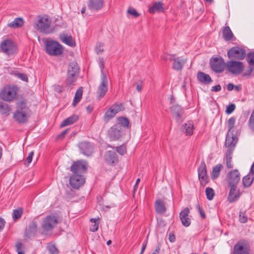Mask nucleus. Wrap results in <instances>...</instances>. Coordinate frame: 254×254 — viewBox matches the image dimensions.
<instances>
[{"label": "nucleus", "mask_w": 254, "mask_h": 254, "mask_svg": "<svg viewBox=\"0 0 254 254\" xmlns=\"http://www.w3.org/2000/svg\"><path fill=\"white\" fill-rule=\"evenodd\" d=\"M52 20L47 15H39L34 24L35 29L45 34H49L54 32V28L51 26Z\"/></svg>", "instance_id": "f257e3e1"}, {"label": "nucleus", "mask_w": 254, "mask_h": 254, "mask_svg": "<svg viewBox=\"0 0 254 254\" xmlns=\"http://www.w3.org/2000/svg\"><path fill=\"white\" fill-rule=\"evenodd\" d=\"M19 88L12 84L5 85L0 91V98L6 102H10L17 98Z\"/></svg>", "instance_id": "f03ea898"}, {"label": "nucleus", "mask_w": 254, "mask_h": 254, "mask_svg": "<svg viewBox=\"0 0 254 254\" xmlns=\"http://www.w3.org/2000/svg\"><path fill=\"white\" fill-rule=\"evenodd\" d=\"M46 50L49 55L59 56L63 52V47L59 42L50 40L46 43Z\"/></svg>", "instance_id": "7ed1b4c3"}, {"label": "nucleus", "mask_w": 254, "mask_h": 254, "mask_svg": "<svg viewBox=\"0 0 254 254\" xmlns=\"http://www.w3.org/2000/svg\"><path fill=\"white\" fill-rule=\"evenodd\" d=\"M250 245L246 240L238 241L233 248L234 254H249Z\"/></svg>", "instance_id": "20e7f679"}, {"label": "nucleus", "mask_w": 254, "mask_h": 254, "mask_svg": "<svg viewBox=\"0 0 254 254\" xmlns=\"http://www.w3.org/2000/svg\"><path fill=\"white\" fill-rule=\"evenodd\" d=\"M58 223L57 218L54 215H49L46 217L42 224V228L44 232L52 231Z\"/></svg>", "instance_id": "39448f33"}, {"label": "nucleus", "mask_w": 254, "mask_h": 254, "mask_svg": "<svg viewBox=\"0 0 254 254\" xmlns=\"http://www.w3.org/2000/svg\"><path fill=\"white\" fill-rule=\"evenodd\" d=\"M226 68L227 70L233 74H239L243 71L244 65L242 62L230 61L227 63Z\"/></svg>", "instance_id": "423d86ee"}, {"label": "nucleus", "mask_w": 254, "mask_h": 254, "mask_svg": "<svg viewBox=\"0 0 254 254\" xmlns=\"http://www.w3.org/2000/svg\"><path fill=\"white\" fill-rule=\"evenodd\" d=\"M124 134L125 130L120 125H114L108 130V136L112 140H118Z\"/></svg>", "instance_id": "0eeeda50"}, {"label": "nucleus", "mask_w": 254, "mask_h": 254, "mask_svg": "<svg viewBox=\"0 0 254 254\" xmlns=\"http://www.w3.org/2000/svg\"><path fill=\"white\" fill-rule=\"evenodd\" d=\"M228 184L229 187H237L240 180V174L237 169L229 172L227 175Z\"/></svg>", "instance_id": "6e6552de"}, {"label": "nucleus", "mask_w": 254, "mask_h": 254, "mask_svg": "<svg viewBox=\"0 0 254 254\" xmlns=\"http://www.w3.org/2000/svg\"><path fill=\"white\" fill-rule=\"evenodd\" d=\"M210 64L211 68L215 72L220 73L224 69L225 64L224 60L221 57L211 59Z\"/></svg>", "instance_id": "1a4fd4ad"}, {"label": "nucleus", "mask_w": 254, "mask_h": 254, "mask_svg": "<svg viewBox=\"0 0 254 254\" xmlns=\"http://www.w3.org/2000/svg\"><path fill=\"white\" fill-rule=\"evenodd\" d=\"M229 58H234L237 60H243L246 56V52L243 49L238 47L232 48L227 53Z\"/></svg>", "instance_id": "9d476101"}, {"label": "nucleus", "mask_w": 254, "mask_h": 254, "mask_svg": "<svg viewBox=\"0 0 254 254\" xmlns=\"http://www.w3.org/2000/svg\"><path fill=\"white\" fill-rule=\"evenodd\" d=\"M108 81L106 75L101 76V83L97 91V97L99 99L103 98L108 91Z\"/></svg>", "instance_id": "9b49d317"}, {"label": "nucleus", "mask_w": 254, "mask_h": 254, "mask_svg": "<svg viewBox=\"0 0 254 254\" xmlns=\"http://www.w3.org/2000/svg\"><path fill=\"white\" fill-rule=\"evenodd\" d=\"M198 178L201 186H205L208 182L206 167L204 162H202L198 168Z\"/></svg>", "instance_id": "f8f14e48"}, {"label": "nucleus", "mask_w": 254, "mask_h": 254, "mask_svg": "<svg viewBox=\"0 0 254 254\" xmlns=\"http://www.w3.org/2000/svg\"><path fill=\"white\" fill-rule=\"evenodd\" d=\"M85 183V178L79 174H73L69 179V184L73 189H78Z\"/></svg>", "instance_id": "ddd939ff"}, {"label": "nucleus", "mask_w": 254, "mask_h": 254, "mask_svg": "<svg viewBox=\"0 0 254 254\" xmlns=\"http://www.w3.org/2000/svg\"><path fill=\"white\" fill-rule=\"evenodd\" d=\"M171 110L176 122L179 124H181L183 120L184 112L183 108L178 105H175L171 107Z\"/></svg>", "instance_id": "4468645a"}, {"label": "nucleus", "mask_w": 254, "mask_h": 254, "mask_svg": "<svg viewBox=\"0 0 254 254\" xmlns=\"http://www.w3.org/2000/svg\"><path fill=\"white\" fill-rule=\"evenodd\" d=\"M29 116V111L16 110L13 113V118L19 123H25L27 122Z\"/></svg>", "instance_id": "2eb2a0df"}, {"label": "nucleus", "mask_w": 254, "mask_h": 254, "mask_svg": "<svg viewBox=\"0 0 254 254\" xmlns=\"http://www.w3.org/2000/svg\"><path fill=\"white\" fill-rule=\"evenodd\" d=\"M87 169L85 162L82 161H77L74 162L70 167V170L74 174L80 175L86 172Z\"/></svg>", "instance_id": "dca6fc26"}, {"label": "nucleus", "mask_w": 254, "mask_h": 254, "mask_svg": "<svg viewBox=\"0 0 254 254\" xmlns=\"http://www.w3.org/2000/svg\"><path fill=\"white\" fill-rule=\"evenodd\" d=\"M14 44L13 42L9 39H6L2 41L0 48L2 52L6 54H10L13 51Z\"/></svg>", "instance_id": "f3484780"}, {"label": "nucleus", "mask_w": 254, "mask_h": 254, "mask_svg": "<svg viewBox=\"0 0 254 254\" xmlns=\"http://www.w3.org/2000/svg\"><path fill=\"white\" fill-rule=\"evenodd\" d=\"M190 213L189 209L188 207L185 208L181 211L180 213V218L182 225L185 227H188L191 223V220L189 218V214Z\"/></svg>", "instance_id": "a211bd4d"}, {"label": "nucleus", "mask_w": 254, "mask_h": 254, "mask_svg": "<svg viewBox=\"0 0 254 254\" xmlns=\"http://www.w3.org/2000/svg\"><path fill=\"white\" fill-rule=\"evenodd\" d=\"M79 147L81 152L85 155L90 156L93 152L92 145L87 142L80 143Z\"/></svg>", "instance_id": "6ab92c4d"}, {"label": "nucleus", "mask_w": 254, "mask_h": 254, "mask_svg": "<svg viewBox=\"0 0 254 254\" xmlns=\"http://www.w3.org/2000/svg\"><path fill=\"white\" fill-rule=\"evenodd\" d=\"M103 2V0H89L88 7L91 11H97L102 8Z\"/></svg>", "instance_id": "aec40b11"}, {"label": "nucleus", "mask_w": 254, "mask_h": 254, "mask_svg": "<svg viewBox=\"0 0 254 254\" xmlns=\"http://www.w3.org/2000/svg\"><path fill=\"white\" fill-rule=\"evenodd\" d=\"M237 142V137L233 134V133H227L225 143L227 148H235Z\"/></svg>", "instance_id": "412c9836"}, {"label": "nucleus", "mask_w": 254, "mask_h": 254, "mask_svg": "<svg viewBox=\"0 0 254 254\" xmlns=\"http://www.w3.org/2000/svg\"><path fill=\"white\" fill-rule=\"evenodd\" d=\"M59 38L62 42L68 46L70 47H74L75 46V41L70 35L64 33H61L59 35Z\"/></svg>", "instance_id": "4be33fe9"}, {"label": "nucleus", "mask_w": 254, "mask_h": 254, "mask_svg": "<svg viewBox=\"0 0 254 254\" xmlns=\"http://www.w3.org/2000/svg\"><path fill=\"white\" fill-rule=\"evenodd\" d=\"M239 190H237V187H230V190L228 196V200L232 203L237 200L240 197Z\"/></svg>", "instance_id": "5701e85b"}, {"label": "nucleus", "mask_w": 254, "mask_h": 254, "mask_svg": "<svg viewBox=\"0 0 254 254\" xmlns=\"http://www.w3.org/2000/svg\"><path fill=\"white\" fill-rule=\"evenodd\" d=\"M105 160L109 164H116L118 162V158L116 153L112 151H108L105 154Z\"/></svg>", "instance_id": "b1692460"}, {"label": "nucleus", "mask_w": 254, "mask_h": 254, "mask_svg": "<svg viewBox=\"0 0 254 254\" xmlns=\"http://www.w3.org/2000/svg\"><path fill=\"white\" fill-rule=\"evenodd\" d=\"M197 78L199 82L205 84H208L212 81L209 75L201 71H198L197 72Z\"/></svg>", "instance_id": "393cba45"}, {"label": "nucleus", "mask_w": 254, "mask_h": 254, "mask_svg": "<svg viewBox=\"0 0 254 254\" xmlns=\"http://www.w3.org/2000/svg\"><path fill=\"white\" fill-rule=\"evenodd\" d=\"M37 225L35 222H32L28 226V228L26 229L25 233L26 237L30 238L34 236L37 231Z\"/></svg>", "instance_id": "a878e982"}, {"label": "nucleus", "mask_w": 254, "mask_h": 254, "mask_svg": "<svg viewBox=\"0 0 254 254\" xmlns=\"http://www.w3.org/2000/svg\"><path fill=\"white\" fill-rule=\"evenodd\" d=\"M16 110L29 111V107L27 105V101L25 99H20L16 103Z\"/></svg>", "instance_id": "bb28decb"}, {"label": "nucleus", "mask_w": 254, "mask_h": 254, "mask_svg": "<svg viewBox=\"0 0 254 254\" xmlns=\"http://www.w3.org/2000/svg\"><path fill=\"white\" fill-rule=\"evenodd\" d=\"M186 62V60L177 58L174 59L173 68L177 70H181Z\"/></svg>", "instance_id": "cd10ccee"}, {"label": "nucleus", "mask_w": 254, "mask_h": 254, "mask_svg": "<svg viewBox=\"0 0 254 254\" xmlns=\"http://www.w3.org/2000/svg\"><path fill=\"white\" fill-rule=\"evenodd\" d=\"M163 3L161 1H159L154 3L153 5L149 8V12L151 13H154L156 12L163 11Z\"/></svg>", "instance_id": "c85d7f7f"}, {"label": "nucleus", "mask_w": 254, "mask_h": 254, "mask_svg": "<svg viewBox=\"0 0 254 254\" xmlns=\"http://www.w3.org/2000/svg\"><path fill=\"white\" fill-rule=\"evenodd\" d=\"M155 208L156 211L158 213H163L166 211L164 202L161 199L156 200L155 203Z\"/></svg>", "instance_id": "c756f323"}, {"label": "nucleus", "mask_w": 254, "mask_h": 254, "mask_svg": "<svg viewBox=\"0 0 254 254\" xmlns=\"http://www.w3.org/2000/svg\"><path fill=\"white\" fill-rule=\"evenodd\" d=\"M184 131L186 135H191L193 132L194 126L191 122H188L187 123L183 125Z\"/></svg>", "instance_id": "7c9ffc66"}, {"label": "nucleus", "mask_w": 254, "mask_h": 254, "mask_svg": "<svg viewBox=\"0 0 254 254\" xmlns=\"http://www.w3.org/2000/svg\"><path fill=\"white\" fill-rule=\"evenodd\" d=\"M78 118L76 115L72 116L69 118L65 119L61 124V127H63L68 125L74 124L77 120Z\"/></svg>", "instance_id": "2f4dec72"}, {"label": "nucleus", "mask_w": 254, "mask_h": 254, "mask_svg": "<svg viewBox=\"0 0 254 254\" xmlns=\"http://www.w3.org/2000/svg\"><path fill=\"white\" fill-rule=\"evenodd\" d=\"M83 93L82 87H80L77 90L72 103V105L75 107L80 101Z\"/></svg>", "instance_id": "473e14b6"}, {"label": "nucleus", "mask_w": 254, "mask_h": 254, "mask_svg": "<svg viewBox=\"0 0 254 254\" xmlns=\"http://www.w3.org/2000/svg\"><path fill=\"white\" fill-rule=\"evenodd\" d=\"M233 34L229 26L225 27L223 30V37L225 41L231 40Z\"/></svg>", "instance_id": "72a5a7b5"}, {"label": "nucleus", "mask_w": 254, "mask_h": 254, "mask_svg": "<svg viewBox=\"0 0 254 254\" xmlns=\"http://www.w3.org/2000/svg\"><path fill=\"white\" fill-rule=\"evenodd\" d=\"M254 179V175L249 174L243 178V184L245 187H249L251 186Z\"/></svg>", "instance_id": "f704fd0d"}, {"label": "nucleus", "mask_w": 254, "mask_h": 254, "mask_svg": "<svg viewBox=\"0 0 254 254\" xmlns=\"http://www.w3.org/2000/svg\"><path fill=\"white\" fill-rule=\"evenodd\" d=\"M11 110L9 106L6 103L0 101V112L3 115H9Z\"/></svg>", "instance_id": "c9c22d12"}, {"label": "nucleus", "mask_w": 254, "mask_h": 254, "mask_svg": "<svg viewBox=\"0 0 254 254\" xmlns=\"http://www.w3.org/2000/svg\"><path fill=\"white\" fill-rule=\"evenodd\" d=\"M223 168V166L221 164L216 165L212 169L211 173V178L213 180L217 178L220 174V172Z\"/></svg>", "instance_id": "e433bc0d"}, {"label": "nucleus", "mask_w": 254, "mask_h": 254, "mask_svg": "<svg viewBox=\"0 0 254 254\" xmlns=\"http://www.w3.org/2000/svg\"><path fill=\"white\" fill-rule=\"evenodd\" d=\"M23 24V20L21 18H16L13 21L8 23V26L11 28H18Z\"/></svg>", "instance_id": "4c0bfd02"}, {"label": "nucleus", "mask_w": 254, "mask_h": 254, "mask_svg": "<svg viewBox=\"0 0 254 254\" xmlns=\"http://www.w3.org/2000/svg\"><path fill=\"white\" fill-rule=\"evenodd\" d=\"M78 72L79 68L77 64L75 62H72L70 63L68 66L67 73L78 75Z\"/></svg>", "instance_id": "58836bf2"}, {"label": "nucleus", "mask_w": 254, "mask_h": 254, "mask_svg": "<svg viewBox=\"0 0 254 254\" xmlns=\"http://www.w3.org/2000/svg\"><path fill=\"white\" fill-rule=\"evenodd\" d=\"M118 123L116 125H120L122 127V129H124V128L125 127L127 128L128 127L129 122L127 118L124 117H119L118 119Z\"/></svg>", "instance_id": "ea45409f"}, {"label": "nucleus", "mask_w": 254, "mask_h": 254, "mask_svg": "<svg viewBox=\"0 0 254 254\" xmlns=\"http://www.w3.org/2000/svg\"><path fill=\"white\" fill-rule=\"evenodd\" d=\"M117 114L112 109V108H110L108 110L106 111L104 115V121L106 122H108L110 120L113 118Z\"/></svg>", "instance_id": "a19ab883"}, {"label": "nucleus", "mask_w": 254, "mask_h": 254, "mask_svg": "<svg viewBox=\"0 0 254 254\" xmlns=\"http://www.w3.org/2000/svg\"><path fill=\"white\" fill-rule=\"evenodd\" d=\"M236 119L234 117L230 118L227 123V126L228 128V133H232L234 132V128L235 127Z\"/></svg>", "instance_id": "79ce46f5"}, {"label": "nucleus", "mask_w": 254, "mask_h": 254, "mask_svg": "<svg viewBox=\"0 0 254 254\" xmlns=\"http://www.w3.org/2000/svg\"><path fill=\"white\" fill-rule=\"evenodd\" d=\"M205 193L206 195L207 198L211 200L213 199L215 193L214 190L211 188H206L205 189Z\"/></svg>", "instance_id": "37998d69"}, {"label": "nucleus", "mask_w": 254, "mask_h": 254, "mask_svg": "<svg viewBox=\"0 0 254 254\" xmlns=\"http://www.w3.org/2000/svg\"><path fill=\"white\" fill-rule=\"evenodd\" d=\"M99 219V218L98 219L91 218L90 219V222L94 223L93 225L91 226V227L90 228V230L91 231L94 232L98 230L99 227V223L97 221Z\"/></svg>", "instance_id": "c03bdc74"}, {"label": "nucleus", "mask_w": 254, "mask_h": 254, "mask_svg": "<svg viewBox=\"0 0 254 254\" xmlns=\"http://www.w3.org/2000/svg\"><path fill=\"white\" fill-rule=\"evenodd\" d=\"M77 75L68 73L66 78V82L68 84L71 85L76 80Z\"/></svg>", "instance_id": "a18cd8bd"}, {"label": "nucleus", "mask_w": 254, "mask_h": 254, "mask_svg": "<svg viewBox=\"0 0 254 254\" xmlns=\"http://www.w3.org/2000/svg\"><path fill=\"white\" fill-rule=\"evenodd\" d=\"M22 213V209L21 208H19L17 209L14 210L12 213V218L14 220H16L19 219Z\"/></svg>", "instance_id": "49530a36"}, {"label": "nucleus", "mask_w": 254, "mask_h": 254, "mask_svg": "<svg viewBox=\"0 0 254 254\" xmlns=\"http://www.w3.org/2000/svg\"><path fill=\"white\" fill-rule=\"evenodd\" d=\"M15 247L18 254H25L24 251V247L21 243L17 242L16 243Z\"/></svg>", "instance_id": "de8ad7c7"}, {"label": "nucleus", "mask_w": 254, "mask_h": 254, "mask_svg": "<svg viewBox=\"0 0 254 254\" xmlns=\"http://www.w3.org/2000/svg\"><path fill=\"white\" fill-rule=\"evenodd\" d=\"M48 250L51 254H58V250L55 245L53 244H49L47 246Z\"/></svg>", "instance_id": "09e8293b"}, {"label": "nucleus", "mask_w": 254, "mask_h": 254, "mask_svg": "<svg viewBox=\"0 0 254 254\" xmlns=\"http://www.w3.org/2000/svg\"><path fill=\"white\" fill-rule=\"evenodd\" d=\"M239 220L241 223H245L247 222L248 218L246 215V211H240L239 213Z\"/></svg>", "instance_id": "8fccbe9b"}, {"label": "nucleus", "mask_w": 254, "mask_h": 254, "mask_svg": "<svg viewBox=\"0 0 254 254\" xmlns=\"http://www.w3.org/2000/svg\"><path fill=\"white\" fill-rule=\"evenodd\" d=\"M248 62L250 65H254V52H251L248 54Z\"/></svg>", "instance_id": "3c124183"}, {"label": "nucleus", "mask_w": 254, "mask_h": 254, "mask_svg": "<svg viewBox=\"0 0 254 254\" xmlns=\"http://www.w3.org/2000/svg\"><path fill=\"white\" fill-rule=\"evenodd\" d=\"M116 148L117 152L122 155L126 153V147L124 145H122L119 147H116Z\"/></svg>", "instance_id": "603ef678"}, {"label": "nucleus", "mask_w": 254, "mask_h": 254, "mask_svg": "<svg viewBox=\"0 0 254 254\" xmlns=\"http://www.w3.org/2000/svg\"><path fill=\"white\" fill-rule=\"evenodd\" d=\"M224 161L228 169H232L234 165L232 162V158H224Z\"/></svg>", "instance_id": "864d4df0"}, {"label": "nucleus", "mask_w": 254, "mask_h": 254, "mask_svg": "<svg viewBox=\"0 0 254 254\" xmlns=\"http://www.w3.org/2000/svg\"><path fill=\"white\" fill-rule=\"evenodd\" d=\"M249 126L251 129L254 130V110L249 119Z\"/></svg>", "instance_id": "5fc2aeb1"}, {"label": "nucleus", "mask_w": 254, "mask_h": 254, "mask_svg": "<svg viewBox=\"0 0 254 254\" xmlns=\"http://www.w3.org/2000/svg\"><path fill=\"white\" fill-rule=\"evenodd\" d=\"M112 108V109L115 112L116 114L119 112L123 110L124 107L122 104H116L114 105Z\"/></svg>", "instance_id": "6e6d98bb"}, {"label": "nucleus", "mask_w": 254, "mask_h": 254, "mask_svg": "<svg viewBox=\"0 0 254 254\" xmlns=\"http://www.w3.org/2000/svg\"><path fill=\"white\" fill-rule=\"evenodd\" d=\"M99 65L100 68H101V76H103V74L106 75L105 72L104 71V62L103 58H101L99 60Z\"/></svg>", "instance_id": "4d7b16f0"}, {"label": "nucleus", "mask_w": 254, "mask_h": 254, "mask_svg": "<svg viewBox=\"0 0 254 254\" xmlns=\"http://www.w3.org/2000/svg\"><path fill=\"white\" fill-rule=\"evenodd\" d=\"M14 75L18 77V78L20 79L22 81H28V78L26 75V74L24 73H15Z\"/></svg>", "instance_id": "13d9d810"}, {"label": "nucleus", "mask_w": 254, "mask_h": 254, "mask_svg": "<svg viewBox=\"0 0 254 254\" xmlns=\"http://www.w3.org/2000/svg\"><path fill=\"white\" fill-rule=\"evenodd\" d=\"M236 108L235 105L234 104H230L229 106L227 107L226 110V113L228 114H230L233 112Z\"/></svg>", "instance_id": "bf43d9fd"}, {"label": "nucleus", "mask_w": 254, "mask_h": 254, "mask_svg": "<svg viewBox=\"0 0 254 254\" xmlns=\"http://www.w3.org/2000/svg\"><path fill=\"white\" fill-rule=\"evenodd\" d=\"M104 45L102 43H99L97 45L96 47V52L97 54H100L104 51L103 49Z\"/></svg>", "instance_id": "052dcab7"}, {"label": "nucleus", "mask_w": 254, "mask_h": 254, "mask_svg": "<svg viewBox=\"0 0 254 254\" xmlns=\"http://www.w3.org/2000/svg\"><path fill=\"white\" fill-rule=\"evenodd\" d=\"M127 13L133 15L134 17H137L139 16V14L134 8H129L127 10Z\"/></svg>", "instance_id": "680f3d73"}, {"label": "nucleus", "mask_w": 254, "mask_h": 254, "mask_svg": "<svg viewBox=\"0 0 254 254\" xmlns=\"http://www.w3.org/2000/svg\"><path fill=\"white\" fill-rule=\"evenodd\" d=\"M234 148H228L225 158H232Z\"/></svg>", "instance_id": "e2e57ef3"}, {"label": "nucleus", "mask_w": 254, "mask_h": 254, "mask_svg": "<svg viewBox=\"0 0 254 254\" xmlns=\"http://www.w3.org/2000/svg\"><path fill=\"white\" fill-rule=\"evenodd\" d=\"M196 207L198 211L199 212V214L201 216V217L204 219L205 218V214L204 212L203 211L202 209L200 207V205L199 204H197L196 205Z\"/></svg>", "instance_id": "0e129e2a"}, {"label": "nucleus", "mask_w": 254, "mask_h": 254, "mask_svg": "<svg viewBox=\"0 0 254 254\" xmlns=\"http://www.w3.org/2000/svg\"><path fill=\"white\" fill-rule=\"evenodd\" d=\"M33 155H34V151H32L30 152V153L29 154V155L26 158V161L28 164L31 162Z\"/></svg>", "instance_id": "69168bd1"}, {"label": "nucleus", "mask_w": 254, "mask_h": 254, "mask_svg": "<svg viewBox=\"0 0 254 254\" xmlns=\"http://www.w3.org/2000/svg\"><path fill=\"white\" fill-rule=\"evenodd\" d=\"M221 89V87L220 85H217L214 86L212 87L211 91H215V92H218L220 91Z\"/></svg>", "instance_id": "338daca9"}, {"label": "nucleus", "mask_w": 254, "mask_h": 254, "mask_svg": "<svg viewBox=\"0 0 254 254\" xmlns=\"http://www.w3.org/2000/svg\"><path fill=\"white\" fill-rule=\"evenodd\" d=\"M175 236L173 234H169V240L171 242H174L175 241Z\"/></svg>", "instance_id": "774afa93"}]
</instances>
